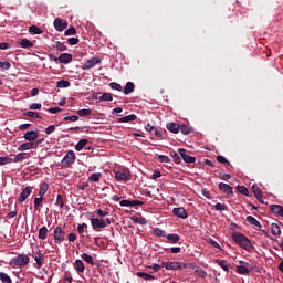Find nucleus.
<instances>
[{
    "instance_id": "f257e3e1",
    "label": "nucleus",
    "mask_w": 283,
    "mask_h": 283,
    "mask_svg": "<svg viewBox=\"0 0 283 283\" xmlns=\"http://www.w3.org/2000/svg\"><path fill=\"white\" fill-rule=\"evenodd\" d=\"M231 238L240 249H243V251H248V253H253V251H255V247L251 242V239L244 235V233L233 232Z\"/></svg>"
},
{
    "instance_id": "f03ea898",
    "label": "nucleus",
    "mask_w": 283,
    "mask_h": 283,
    "mask_svg": "<svg viewBox=\"0 0 283 283\" xmlns=\"http://www.w3.org/2000/svg\"><path fill=\"white\" fill-rule=\"evenodd\" d=\"M88 220L91 221V227L93 231H98L99 229H105V227H109L112 224V219L106 218H94V213L87 212Z\"/></svg>"
},
{
    "instance_id": "7ed1b4c3",
    "label": "nucleus",
    "mask_w": 283,
    "mask_h": 283,
    "mask_svg": "<svg viewBox=\"0 0 283 283\" xmlns=\"http://www.w3.org/2000/svg\"><path fill=\"white\" fill-rule=\"evenodd\" d=\"M9 264L18 269L28 266V264H30V256H28V254H18L10 260Z\"/></svg>"
},
{
    "instance_id": "20e7f679",
    "label": "nucleus",
    "mask_w": 283,
    "mask_h": 283,
    "mask_svg": "<svg viewBox=\"0 0 283 283\" xmlns=\"http://www.w3.org/2000/svg\"><path fill=\"white\" fill-rule=\"evenodd\" d=\"M74 163H76V154L74 150H69L62 158L60 165L63 167V169H70Z\"/></svg>"
},
{
    "instance_id": "39448f33",
    "label": "nucleus",
    "mask_w": 283,
    "mask_h": 283,
    "mask_svg": "<svg viewBox=\"0 0 283 283\" xmlns=\"http://www.w3.org/2000/svg\"><path fill=\"white\" fill-rule=\"evenodd\" d=\"M161 266H164L166 271H180L187 269V264L178 261H163Z\"/></svg>"
},
{
    "instance_id": "423d86ee",
    "label": "nucleus",
    "mask_w": 283,
    "mask_h": 283,
    "mask_svg": "<svg viewBox=\"0 0 283 283\" xmlns=\"http://www.w3.org/2000/svg\"><path fill=\"white\" fill-rule=\"evenodd\" d=\"M53 238H54L55 244H62V242L65 241V231L63 230L62 227L55 228Z\"/></svg>"
},
{
    "instance_id": "0eeeda50",
    "label": "nucleus",
    "mask_w": 283,
    "mask_h": 283,
    "mask_svg": "<svg viewBox=\"0 0 283 283\" xmlns=\"http://www.w3.org/2000/svg\"><path fill=\"white\" fill-rule=\"evenodd\" d=\"M103 60L99 56H94L83 64L82 70H92L93 67H96Z\"/></svg>"
},
{
    "instance_id": "6e6552de",
    "label": "nucleus",
    "mask_w": 283,
    "mask_h": 283,
    "mask_svg": "<svg viewBox=\"0 0 283 283\" xmlns=\"http://www.w3.org/2000/svg\"><path fill=\"white\" fill-rule=\"evenodd\" d=\"M237 273L239 275H249V273H251L249 270V263L245 261H239V265H237Z\"/></svg>"
},
{
    "instance_id": "1a4fd4ad",
    "label": "nucleus",
    "mask_w": 283,
    "mask_h": 283,
    "mask_svg": "<svg viewBox=\"0 0 283 283\" xmlns=\"http://www.w3.org/2000/svg\"><path fill=\"white\" fill-rule=\"evenodd\" d=\"M178 154L181 156L184 163H186L187 165L196 163V157L187 155V149L179 148Z\"/></svg>"
},
{
    "instance_id": "9d476101",
    "label": "nucleus",
    "mask_w": 283,
    "mask_h": 283,
    "mask_svg": "<svg viewBox=\"0 0 283 283\" xmlns=\"http://www.w3.org/2000/svg\"><path fill=\"white\" fill-rule=\"evenodd\" d=\"M32 195V186H27L19 195L18 201L20 203H23L30 198Z\"/></svg>"
},
{
    "instance_id": "9b49d317",
    "label": "nucleus",
    "mask_w": 283,
    "mask_h": 283,
    "mask_svg": "<svg viewBox=\"0 0 283 283\" xmlns=\"http://www.w3.org/2000/svg\"><path fill=\"white\" fill-rule=\"evenodd\" d=\"M53 25H54L56 32H63V30L67 29V20L56 18L53 22Z\"/></svg>"
},
{
    "instance_id": "f8f14e48",
    "label": "nucleus",
    "mask_w": 283,
    "mask_h": 283,
    "mask_svg": "<svg viewBox=\"0 0 283 283\" xmlns=\"http://www.w3.org/2000/svg\"><path fill=\"white\" fill-rule=\"evenodd\" d=\"M172 213L174 216H176L177 218H180L181 220H187L189 218V213L184 207L174 208Z\"/></svg>"
},
{
    "instance_id": "ddd939ff",
    "label": "nucleus",
    "mask_w": 283,
    "mask_h": 283,
    "mask_svg": "<svg viewBox=\"0 0 283 283\" xmlns=\"http://www.w3.org/2000/svg\"><path fill=\"white\" fill-rule=\"evenodd\" d=\"M132 177V175L129 174V170H117L115 171V179H117L118 181L120 180H129V178Z\"/></svg>"
},
{
    "instance_id": "4468645a",
    "label": "nucleus",
    "mask_w": 283,
    "mask_h": 283,
    "mask_svg": "<svg viewBox=\"0 0 283 283\" xmlns=\"http://www.w3.org/2000/svg\"><path fill=\"white\" fill-rule=\"evenodd\" d=\"M219 190L222 191V193H226L227 196L233 195V187H231V185L229 184L220 182Z\"/></svg>"
},
{
    "instance_id": "2eb2a0df",
    "label": "nucleus",
    "mask_w": 283,
    "mask_h": 283,
    "mask_svg": "<svg viewBox=\"0 0 283 283\" xmlns=\"http://www.w3.org/2000/svg\"><path fill=\"white\" fill-rule=\"evenodd\" d=\"M23 138L30 143H34V140H36V138H39V133L36 130H28L23 135Z\"/></svg>"
},
{
    "instance_id": "dca6fc26",
    "label": "nucleus",
    "mask_w": 283,
    "mask_h": 283,
    "mask_svg": "<svg viewBox=\"0 0 283 283\" xmlns=\"http://www.w3.org/2000/svg\"><path fill=\"white\" fill-rule=\"evenodd\" d=\"M74 57L70 53H62L59 56V63H63L64 65H67V63H72V60Z\"/></svg>"
},
{
    "instance_id": "f3484780",
    "label": "nucleus",
    "mask_w": 283,
    "mask_h": 283,
    "mask_svg": "<svg viewBox=\"0 0 283 283\" xmlns=\"http://www.w3.org/2000/svg\"><path fill=\"white\" fill-rule=\"evenodd\" d=\"M30 149H36L34 142H25L18 147V151H28Z\"/></svg>"
},
{
    "instance_id": "a211bd4d",
    "label": "nucleus",
    "mask_w": 283,
    "mask_h": 283,
    "mask_svg": "<svg viewBox=\"0 0 283 283\" xmlns=\"http://www.w3.org/2000/svg\"><path fill=\"white\" fill-rule=\"evenodd\" d=\"M252 191H253L256 200H259V202H261V205H264V201L262 200V189H260V187L254 184L252 186Z\"/></svg>"
},
{
    "instance_id": "6ab92c4d",
    "label": "nucleus",
    "mask_w": 283,
    "mask_h": 283,
    "mask_svg": "<svg viewBox=\"0 0 283 283\" xmlns=\"http://www.w3.org/2000/svg\"><path fill=\"white\" fill-rule=\"evenodd\" d=\"M73 266L77 273H85V264L81 259L75 260V262L73 263Z\"/></svg>"
},
{
    "instance_id": "aec40b11",
    "label": "nucleus",
    "mask_w": 283,
    "mask_h": 283,
    "mask_svg": "<svg viewBox=\"0 0 283 283\" xmlns=\"http://www.w3.org/2000/svg\"><path fill=\"white\" fill-rule=\"evenodd\" d=\"M166 129L171 132V134H178L180 132V126L177 123L171 122L166 125Z\"/></svg>"
},
{
    "instance_id": "412c9836",
    "label": "nucleus",
    "mask_w": 283,
    "mask_h": 283,
    "mask_svg": "<svg viewBox=\"0 0 283 283\" xmlns=\"http://www.w3.org/2000/svg\"><path fill=\"white\" fill-rule=\"evenodd\" d=\"M270 209H271L272 213H275V216H280L281 218H283V206L271 205Z\"/></svg>"
},
{
    "instance_id": "4be33fe9",
    "label": "nucleus",
    "mask_w": 283,
    "mask_h": 283,
    "mask_svg": "<svg viewBox=\"0 0 283 283\" xmlns=\"http://www.w3.org/2000/svg\"><path fill=\"white\" fill-rule=\"evenodd\" d=\"M136 90V85L134 84V82H127L123 92L125 94V96L132 94L134 91Z\"/></svg>"
},
{
    "instance_id": "5701e85b",
    "label": "nucleus",
    "mask_w": 283,
    "mask_h": 283,
    "mask_svg": "<svg viewBox=\"0 0 283 283\" xmlns=\"http://www.w3.org/2000/svg\"><path fill=\"white\" fill-rule=\"evenodd\" d=\"M50 231L48 230V227L43 226L39 229L38 238L39 240H48V233Z\"/></svg>"
},
{
    "instance_id": "b1692460",
    "label": "nucleus",
    "mask_w": 283,
    "mask_h": 283,
    "mask_svg": "<svg viewBox=\"0 0 283 283\" xmlns=\"http://www.w3.org/2000/svg\"><path fill=\"white\" fill-rule=\"evenodd\" d=\"M245 220H247V222H249V224H252V227H256L258 229H262V223H260V221H258V219H255V217L248 216Z\"/></svg>"
},
{
    "instance_id": "393cba45",
    "label": "nucleus",
    "mask_w": 283,
    "mask_h": 283,
    "mask_svg": "<svg viewBox=\"0 0 283 283\" xmlns=\"http://www.w3.org/2000/svg\"><path fill=\"white\" fill-rule=\"evenodd\" d=\"M136 118H138V116H136V114H130V115L124 116L122 118H118L117 122H119V123H134V120H136Z\"/></svg>"
},
{
    "instance_id": "a878e982",
    "label": "nucleus",
    "mask_w": 283,
    "mask_h": 283,
    "mask_svg": "<svg viewBox=\"0 0 283 283\" xmlns=\"http://www.w3.org/2000/svg\"><path fill=\"white\" fill-rule=\"evenodd\" d=\"M19 45L23 48V50H29L34 45V42L30 41L29 39L24 38L19 42Z\"/></svg>"
},
{
    "instance_id": "bb28decb",
    "label": "nucleus",
    "mask_w": 283,
    "mask_h": 283,
    "mask_svg": "<svg viewBox=\"0 0 283 283\" xmlns=\"http://www.w3.org/2000/svg\"><path fill=\"white\" fill-rule=\"evenodd\" d=\"M136 275H137V277H142L146 282L156 280V276H154L149 273H145V272H137Z\"/></svg>"
},
{
    "instance_id": "cd10ccee",
    "label": "nucleus",
    "mask_w": 283,
    "mask_h": 283,
    "mask_svg": "<svg viewBox=\"0 0 283 283\" xmlns=\"http://www.w3.org/2000/svg\"><path fill=\"white\" fill-rule=\"evenodd\" d=\"M48 189H50V185L48 182H42L40 185L39 196H41V198H43V196H45V193H48Z\"/></svg>"
},
{
    "instance_id": "c85d7f7f",
    "label": "nucleus",
    "mask_w": 283,
    "mask_h": 283,
    "mask_svg": "<svg viewBox=\"0 0 283 283\" xmlns=\"http://www.w3.org/2000/svg\"><path fill=\"white\" fill-rule=\"evenodd\" d=\"M88 140L86 138H82L77 142L75 145V150L76 151H82V149H85V145H87Z\"/></svg>"
},
{
    "instance_id": "c756f323",
    "label": "nucleus",
    "mask_w": 283,
    "mask_h": 283,
    "mask_svg": "<svg viewBox=\"0 0 283 283\" xmlns=\"http://www.w3.org/2000/svg\"><path fill=\"white\" fill-rule=\"evenodd\" d=\"M77 116H81L82 118H85L87 116H92V108H83L78 109L76 112Z\"/></svg>"
},
{
    "instance_id": "7c9ffc66",
    "label": "nucleus",
    "mask_w": 283,
    "mask_h": 283,
    "mask_svg": "<svg viewBox=\"0 0 283 283\" xmlns=\"http://www.w3.org/2000/svg\"><path fill=\"white\" fill-rule=\"evenodd\" d=\"M166 238L169 242H172V244L180 242V235H178V233H169Z\"/></svg>"
},
{
    "instance_id": "2f4dec72",
    "label": "nucleus",
    "mask_w": 283,
    "mask_h": 283,
    "mask_svg": "<svg viewBox=\"0 0 283 283\" xmlns=\"http://www.w3.org/2000/svg\"><path fill=\"white\" fill-rule=\"evenodd\" d=\"M82 260L86 262L87 264H91V266H94V258L87 253H82L81 254Z\"/></svg>"
},
{
    "instance_id": "473e14b6",
    "label": "nucleus",
    "mask_w": 283,
    "mask_h": 283,
    "mask_svg": "<svg viewBox=\"0 0 283 283\" xmlns=\"http://www.w3.org/2000/svg\"><path fill=\"white\" fill-rule=\"evenodd\" d=\"M216 264H218L220 268L223 269V271H226V273H229V265L227 264V261L222 260V259H217L214 260Z\"/></svg>"
},
{
    "instance_id": "72a5a7b5",
    "label": "nucleus",
    "mask_w": 283,
    "mask_h": 283,
    "mask_svg": "<svg viewBox=\"0 0 283 283\" xmlns=\"http://www.w3.org/2000/svg\"><path fill=\"white\" fill-rule=\"evenodd\" d=\"M70 85H72V83L67 80H60L56 82V87L63 90L65 87H70Z\"/></svg>"
},
{
    "instance_id": "f704fd0d",
    "label": "nucleus",
    "mask_w": 283,
    "mask_h": 283,
    "mask_svg": "<svg viewBox=\"0 0 283 283\" xmlns=\"http://www.w3.org/2000/svg\"><path fill=\"white\" fill-rule=\"evenodd\" d=\"M0 281L2 283H12V277H10L6 272H0Z\"/></svg>"
},
{
    "instance_id": "c9c22d12",
    "label": "nucleus",
    "mask_w": 283,
    "mask_h": 283,
    "mask_svg": "<svg viewBox=\"0 0 283 283\" xmlns=\"http://www.w3.org/2000/svg\"><path fill=\"white\" fill-rule=\"evenodd\" d=\"M101 172H94L88 177V182H99L101 180Z\"/></svg>"
},
{
    "instance_id": "e433bc0d",
    "label": "nucleus",
    "mask_w": 283,
    "mask_h": 283,
    "mask_svg": "<svg viewBox=\"0 0 283 283\" xmlns=\"http://www.w3.org/2000/svg\"><path fill=\"white\" fill-rule=\"evenodd\" d=\"M271 231L272 235H280L282 233V230H280V226L277 223L271 224Z\"/></svg>"
},
{
    "instance_id": "4c0bfd02",
    "label": "nucleus",
    "mask_w": 283,
    "mask_h": 283,
    "mask_svg": "<svg viewBox=\"0 0 283 283\" xmlns=\"http://www.w3.org/2000/svg\"><path fill=\"white\" fill-rule=\"evenodd\" d=\"M29 32H30V34H43V30H41V28H39L34 24L29 27Z\"/></svg>"
},
{
    "instance_id": "58836bf2",
    "label": "nucleus",
    "mask_w": 283,
    "mask_h": 283,
    "mask_svg": "<svg viewBox=\"0 0 283 283\" xmlns=\"http://www.w3.org/2000/svg\"><path fill=\"white\" fill-rule=\"evenodd\" d=\"M154 235H157V238H166L167 232L160 228H155L154 229Z\"/></svg>"
},
{
    "instance_id": "ea45409f",
    "label": "nucleus",
    "mask_w": 283,
    "mask_h": 283,
    "mask_svg": "<svg viewBox=\"0 0 283 283\" xmlns=\"http://www.w3.org/2000/svg\"><path fill=\"white\" fill-rule=\"evenodd\" d=\"M237 191H239V193H242V196H247V198H249V188H247V186H237Z\"/></svg>"
},
{
    "instance_id": "a19ab883",
    "label": "nucleus",
    "mask_w": 283,
    "mask_h": 283,
    "mask_svg": "<svg viewBox=\"0 0 283 283\" xmlns=\"http://www.w3.org/2000/svg\"><path fill=\"white\" fill-rule=\"evenodd\" d=\"M179 132H181V134H184V136H189V134H191V127H189L187 125H181V126H179Z\"/></svg>"
},
{
    "instance_id": "79ce46f5",
    "label": "nucleus",
    "mask_w": 283,
    "mask_h": 283,
    "mask_svg": "<svg viewBox=\"0 0 283 283\" xmlns=\"http://www.w3.org/2000/svg\"><path fill=\"white\" fill-rule=\"evenodd\" d=\"M64 205L65 202H63V195H57L55 200V206L59 207V209H62Z\"/></svg>"
},
{
    "instance_id": "37998d69",
    "label": "nucleus",
    "mask_w": 283,
    "mask_h": 283,
    "mask_svg": "<svg viewBox=\"0 0 283 283\" xmlns=\"http://www.w3.org/2000/svg\"><path fill=\"white\" fill-rule=\"evenodd\" d=\"M99 101H101V102L114 101V97L112 96V93H103V94L99 96Z\"/></svg>"
},
{
    "instance_id": "c03bdc74",
    "label": "nucleus",
    "mask_w": 283,
    "mask_h": 283,
    "mask_svg": "<svg viewBox=\"0 0 283 283\" xmlns=\"http://www.w3.org/2000/svg\"><path fill=\"white\" fill-rule=\"evenodd\" d=\"M208 242L209 244H211V247H214V249H218L219 251H224V249H222V245L219 244L216 240L210 238Z\"/></svg>"
},
{
    "instance_id": "a18cd8bd",
    "label": "nucleus",
    "mask_w": 283,
    "mask_h": 283,
    "mask_svg": "<svg viewBox=\"0 0 283 283\" xmlns=\"http://www.w3.org/2000/svg\"><path fill=\"white\" fill-rule=\"evenodd\" d=\"M171 158L176 165H180V163H182V160H181L182 157L180 156V153L171 154Z\"/></svg>"
},
{
    "instance_id": "49530a36",
    "label": "nucleus",
    "mask_w": 283,
    "mask_h": 283,
    "mask_svg": "<svg viewBox=\"0 0 283 283\" xmlns=\"http://www.w3.org/2000/svg\"><path fill=\"white\" fill-rule=\"evenodd\" d=\"M23 115L28 116L29 118H41V114L32 111L25 112Z\"/></svg>"
},
{
    "instance_id": "de8ad7c7",
    "label": "nucleus",
    "mask_w": 283,
    "mask_h": 283,
    "mask_svg": "<svg viewBox=\"0 0 283 283\" xmlns=\"http://www.w3.org/2000/svg\"><path fill=\"white\" fill-rule=\"evenodd\" d=\"M74 34H76V28L75 27H70L64 32L65 36H74Z\"/></svg>"
},
{
    "instance_id": "09e8293b",
    "label": "nucleus",
    "mask_w": 283,
    "mask_h": 283,
    "mask_svg": "<svg viewBox=\"0 0 283 283\" xmlns=\"http://www.w3.org/2000/svg\"><path fill=\"white\" fill-rule=\"evenodd\" d=\"M111 90H116V92H123V86L116 82L109 83Z\"/></svg>"
},
{
    "instance_id": "8fccbe9b",
    "label": "nucleus",
    "mask_w": 283,
    "mask_h": 283,
    "mask_svg": "<svg viewBox=\"0 0 283 283\" xmlns=\"http://www.w3.org/2000/svg\"><path fill=\"white\" fill-rule=\"evenodd\" d=\"M55 50H57L59 52H65L67 51V46L64 45L62 42H56L54 45Z\"/></svg>"
},
{
    "instance_id": "3c124183",
    "label": "nucleus",
    "mask_w": 283,
    "mask_h": 283,
    "mask_svg": "<svg viewBox=\"0 0 283 283\" xmlns=\"http://www.w3.org/2000/svg\"><path fill=\"white\" fill-rule=\"evenodd\" d=\"M217 160L219 163H221V165H229V166H231V163L229 161V159L227 157L222 156V155L217 156Z\"/></svg>"
},
{
    "instance_id": "603ef678",
    "label": "nucleus",
    "mask_w": 283,
    "mask_h": 283,
    "mask_svg": "<svg viewBox=\"0 0 283 283\" xmlns=\"http://www.w3.org/2000/svg\"><path fill=\"white\" fill-rule=\"evenodd\" d=\"M23 158H25V153H19L14 156V158L12 159V163H21Z\"/></svg>"
},
{
    "instance_id": "864d4df0",
    "label": "nucleus",
    "mask_w": 283,
    "mask_h": 283,
    "mask_svg": "<svg viewBox=\"0 0 283 283\" xmlns=\"http://www.w3.org/2000/svg\"><path fill=\"white\" fill-rule=\"evenodd\" d=\"M133 221L137 224H147V219L143 217H133Z\"/></svg>"
},
{
    "instance_id": "5fc2aeb1",
    "label": "nucleus",
    "mask_w": 283,
    "mask_h": 283,
    "mask_svg": "<svg viewBox=\"0 0 283 283\" xmlns=\"http://www.w3.org/2000/svg\"><path fill=\"white\" fill-rule=\"evenodd\" d=\"M10 67H12V64L10 63V61H4V62L0 61V70H10Z\"/></svg>"
},
{
    "instance_id": "6e6d98bb",
    "label": "nucleus",
    "mask_w": 283,
    "mask_h": 283,
    "mask_svg": "<svg viewBox=\"0 0 283 283\" xmlns=\"http://www.w3.org/2000/svg\"><path fill=\"white\" fill-rule=\"evenodd\" d=\"M157 159L160 163H171V158H169V156H167V155H158Z\"/></svg>"
},
{
    "instance_id": "4d7b16f0",
    "label": "nucleus",
    "mask_w": 283,
    "mask_h": 283,
    "mask_svg": "<svg viewBox=\"0 0 283 283\" xmlns=\"http://www.w3.org/2000/svg\"><path fill=\"white\" fill-rule=\"evenodd\" d=\"M216 211H227V206L224 203L218 202L214 205Z\"/></svg>"
},
{
    "instance_id": "13d9d810",
    "label": "nucleus",
    "mask_w": 283,
    "mask_h": 283,
    "mask_svg": "<svg viewBox=\"0 0 283 283\" xmlns=\"http://www.w3.org/2000/svg\"><path fill=\"white\" fill-rule=\"evenodd\" d=\"M10 163H12V158H10V157H0V166L10 165Z\"/></svg>"
},
{
    "instance_id": "bf43d9fd",
    "label": "nucleus",
    "mask_w": 283,
    "mask_h": 283,
    "mask_svg": "<svg viewBox=\"0 0 283 283\" xmlns=\"http://www.w3.org/2000/svg\"><path fill=\"white\" fill-rule=\"evenodd\" d=\"M196 273H197L198 277H201L202 280H205V277H207V271H205L203 269H197Z\"/></svg>"
},
{
    "instance_id": "052dcab7",
    "label": "nucleus",
    "mask_w": 283,
    "mask_h": 283,
    "mask_svg": "<svg viewBox=\"0 0 283 283\" xmlns=\"http://www.w3.org/2000/svg\"><path fill=\"white\" fill-rule=\"evenodd\" d=\"M143 205H145V202H143L140 200H130L129 201V207H143Z\"/></svg>"
},
{
    "instance_id": "680f3d73",
    "label": "nucleus",
    "mask_w": 283,
    "mask_h": 283,
    "mask_svg": "<svg viewBox=\"0 0 283 283\" xmlns=\"http://www.w3.org/2000/svg\"><path fill=\"white\" fill-rule=\"evenodd\" d=\"M153 136H156V138H163V132H160V129H158V127L155 126V128L153 129V133H150Z\"/></svg>"
},
{
    "instance_id": "e2e57ef3",
    "label": "nucleus",
    "mask_w": 283,
    "mask_h": 283,
    "mask_svg": "<svg viewBox=\"0 0 283 283\" xmlns=\"http://www.w3.org/2000/svg\"><path fill=\"white\" fill-rule=\"evenodd\" d=\"M56 132V126L55 125H50L49 127L45 128V134L50 136V134H54Z\"/></svg>"
},
{
    "instance_id": "0e129e2a",
    "label": "nucleus",
    "mask_w": 283,
    "mask_h": 283,
    "mask_svg": "<svg viewBox=\"0 0 283 283\" xmlns=\"http://www.w3.org/2000/svg\"><path fill=\"white\" fill-rule=\"evenodd\" d=\"M41 202H43V197H35L34 199V209H39L41 207Z\"/></svg>"
},
{
    "instance_id": "69168bd1",
    "label": "nucleus",
    "mask_w": 283,
    "mask_h": 283,
    "mask_svg": "<svg viewBox=\"0 0 283 283\" xmlns=\"http://www.w3.org/2000/svg\"><path fill=\"white\" fill-rule=\"evenodd\" d=\"M85 229H87V223H80V224L77 226V231H78V233H81V234L85 233Z\"/></svg>"
},
{
    "instance_id": "338daca9",
    "label": "nucleus",
    "mask_w": 283,
    "mask_h": 283,
    "mask_svg": "<svg viewBox=\"0 0 283 283\" xmlns=\"http://www.w3.org/2000/svg\"><path fill=\"white\" fill-rule=\"evenodd\" d=\"M78 38H70L67 39L69 45H78Z\"/></svg>"
},
{
    "instance_id": "774afa93",
    "label": "nucleus",
    "mask_w": 283,
    "mask_h": 283,
    "mask_svg": "<svg viewBox=\"0 0 283 283\" xmlns=\"http://www.w3.org/2000/svg\"><path fill=\"white\" fill-rule=\"evenodd\" d=\"M41 107H43L41 103H32L30 104L29 109H41Z\"/></svg>"
}]
</instances>
